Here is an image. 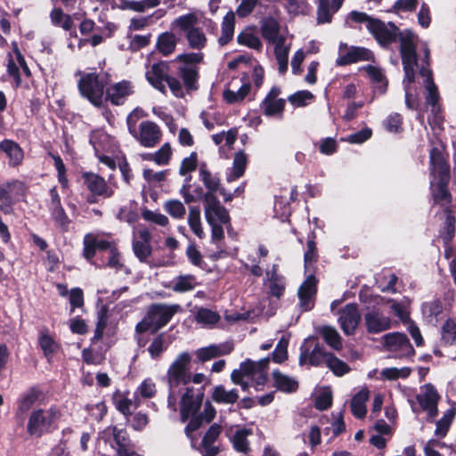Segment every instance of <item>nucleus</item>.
Returning <instances> with one entry per match:
<instances>
[{"label":"nucleus","mask_w":456,"mask_h":456,"mask_svg":"<svg viewBox=\"0 0 456 456\" xmlns=\"http://www.w3.org/2000/svg\"><path fill=\"white\" fill-rule=\"evenodd\" d=\"M388 25L392 29H388L385 23L379 20H371V23L367 24L366 28L374 38L382 45H387L395 43L397 38L400 42V55L404 71V81L408 84L415 82L416 70L418 67L417 45L415 36L412 31L406 29L403 32L393 23Z\"/></svg>","instance_id":"obj_1"},{"label":"nucleus","mask_w":456,"mask_h":456,"mask_svg":"<svg viewBox=\"0 0 456 456\" xmlns=\"http://www.w3.org/2000/svg\"><path fill=\"white\" fill-rule=\"evenodd\" d=\"M429 158L431 175L437 180L436 184L431 183L434 201L441 207L451 208L452 196L448 187L451 179L450 165L442 151L436 147L431 149Z\"/></svg>","instance_id":"obj_2"},{"label":"nucleus","mask_w":456,"mask_h":456,"mask_svg":"<svg viewBox=\"0 0 456 456\" xmlns=\"http://www.w3.org/2000/svg\"><path fill=\"white\" fill-rule=\"evenodd\" d=\"M61 416V411L54 405H52L47 411L41 408L34 410L28 417L27 433L30 436L37 438L45 434L52 433L56 428V427H53V424Z\"/></svg>","instance_id":"obj_3"},{"label":"nucleus","mask_w":456,"mask_h":456,"mask_svg":"<svg viewBox=\"0 0 456 456\" xmlns=\"http://www.w3.org/2000/svg\"><path fill=\"white\" fill-rule=\"evenodd\" d=\"M206 386L207 383L199 387L190 385L185 387L180 400V417L183 422L191 419L200 411L205 398Z\"/></svg>","instance_id":"obj_4"},{"label":"nucleus","mask_w":456,"mask_h":456,"mask_svg":"<svg viewBox=\"0 0 456 456\" xmlns=\"http://www.w3.org/2000/svg\"><path fill=\"white\" fill-rule=\"evenodd\" d=\"M191 362V354L188 352H183L178 354L169 366L167 377L171 390L180 385H190L191 380V373L190 370Z\"/></svg>","instance_id":"obj_5"},{"label":"nucleus","mask_w":456,"mask_h":456,"mask_svg":"<svg viewBox=\"0 0 456 456\" xmlns=\"http://www.w3.org/2000/svg\"><path fill=\"white\" fill-rule=\"evenodd\" d=\"M77 87L81 95L86 98L94 106L97 108L102 106L105 86L100 80L96 72L83 75L78 80Z\"/></svg>","instance_id":"obj_6"},{"label":"nucleus","mask_w":456,"mask_h":456,"mask_svg":"<svg viewBox=\"0 0 456 456\" xmlns=\"http://www.w3.org/2000/svg\"><path fill=\"white\" fill-rule=\"evenodd\" d=\"M383 346L391 353H395V358H410L415 355L416 351L406 334L391 332L383 336Z\"/></svg>","instance_id":"obj_7"},{"label":"nucleus","mask_w":456,"mask_h":456,"mask_svg":"<svg viewBox=\"0 0 456 456\" xmlns=\"http://www.w3.org/2000/svg\"><path fill=\"white\" fill-rule=\"evenodd\" d=\"M179 305L152 304L148 309V319L154 324L151 334L165 327L180 310Z\"/></svg>","instance_id":"obj_8"},{"label":"nucleus","mask_w":456,"mask_h":456,"mask_svg":"<svg viewBox=\"0 0 456 456\" xmlns=\"http://www.w3.org/2000/svg\"><path fill=\"white\" fill-rule=\"evenodd\" d=\"M318 280L311 273L297 289L298 305L301 312L311 311L314 307L318 291Z\"/></svg>","instance_id":"obj_9"},{"label":"nucleus","mask_w":456,"mask_h":456,"mask_svg":"<svg viewBox=\"0 0 456 456\" xmlns=\"http://www.w3.org/2000/svg\"><path fill=\"white\" fill-rule=\"evenodd\" d=\"M419 74L422 77H425V87L428 91V95L426 97V102L428 104L432 106V112H434V118L436 122H442V117L439 113V110H437V103L440 99L438 88L435 84L433 77V71L431 69H427L424 66L419 67Z\"/></svg>","instance_id":"obj_10"},{"label":"nucleus","mask_w":456,"mask_h":456,"mask_svg":"<svg viewBox=\"0 0 456 456\" xmlns=\"http://www.w3.org/2000/svg\"><path fill=\"white\" fill-rule=\"evenodd\" d=\"M170 66L166 61H159L151 65L147 70L145 77L149 84L163 94H167V88L164 84L169 76Z\"/></svg>","instance_id":"obj_11"},{"label":"nucleus","mask_w":456,"mask_h":456,"mask_svg":"<svg viewBox=\"0 0 456 456\" xmlns=\"http://www.w3.org/2000/svg\"><path fill=\"white\" fill-rule=\"evenodd\" d=\"M14 190L16 191L15 195H25L24 184L18 180L0 184V210L5 215H9L12 211L15 201L12 199V192Z\"/></svg>","instance_id":"obj_12"},{"label":"nucleus","mask_w":456,"mask_h":456,"mask_svg":"<svg viewBox=\"0 0 456 456\" xmlns=\"http://www.w3.org/2000/svg\"><path fill=\"white\" fill-rule=\"evenodd\" d=\"M134 93V86L129 80H121L107 87L105 91V101L114 106L123 105L127 97Z\"/></svg>","instance_id":"obj_13"},{"label":"nucleus","mask_w":456,"mask_h":456,"mask_svg":"<svg viewBox=\"0 0 456 456\" xmlns=\"http://www.w3.org/2000/svg\"><path fill=\"white\" fill-rule=\"evenodd\" d=\"M213 403L214 402L211 398L207 399L205 402L203 401V411L201 412L199 411L194 415L184 428V432L188 436L200 429L204 422L208 424L214 420L216 416V410L214 407Z\"/></svg>","instance_id":"obj_14"},{"label":"nucleus","mask_w":456,"mask_h":456,"mask_svg":"<svg viewBox=\"0 0 456 456\" xmlns=\"http://www.w3.org/2000/svg\"><path fill=\"white\" fill-rule=\"evenodd\" d=\"M161 130L153 121L146 120L139 125V134L136 140L146 148L155 147L161 140Z\"/></svg>","instance_id":"obj_15"},{"label":"nucleus","mask_w":456,"mask_h":456,"mask_svg":"<svg viewBox=\"0 0 456 456\" xmlns=\"http://www.w3.org/2000/svg\"><path fill=\"white\" fill-rule=\"evenodd\" d=\"M338 320L343 332L347 336L354 335L361 321L357 305L354 303L346 305L340 311Z\"/></svg>","instance_id":"obj_16"},{"label":"nucleus","mask_w":456,"mask_h":456,"mask_svg":"<svg viewBox=\"0 0 456 456\" xmlns=\"http://www.w3.org/2000/svg\"><path fill=\"white\" fill-rule=\"evenodd\" d=\"M343 49H347L346 44L339 45V57L336 61L337 66H346L358 61H369L371 58V52L364 47L351 46L346 53H342Z\"/></svg>","instance_id":"obj_17"},{"label":"nucleus","mask_w":456,"mask_h":456,"mask_svg":"<svg viewBox=\"0 0 456 456\" xmlns=\"http://www.w3.org/2000/svg\"><path fill=\"white\" fill-rule=\"evenodd\" d=\"M82 179L90 192L101 194V197L104 199L113 196L114 190L109 187L102 176L93 172H84L82 174Z\"/></svg>","instance_id":"obj_18"},{"label":"nucleus","mask_w":456,"mask_h":456,"mask_svg":"<svg viewBox=\"0 0 456 456\" xmlns=\"http://www.w3.org/2000/svg\"><path fill=\"white\" fill-rule=\"evenodd\" d=\"M366 330L369 333L377 334L390 329L391 320L385 316L379 309H374L364 315Z\"/></svg>","instance_id":"obj_19"},{"label":"nucleus","mask_w":456,"mask_h":456,"mask_svg":"<svg viewBox=\"0 0 456 456\" xmlns=\"http://www.w3.org/2000/svg\"><path fill=\"white\" fill-rule=\"evenodd\" d=\"M261 35L269 44H280V40L285 43L286 37L280 34L281 24L277 19L272 16L264 18L261 20Z\"/></svg>","instance_id":"obj_20"},{"label":"nucleus","mask_w":456,"mask_h":456,"mask_svg":"<svg viewBox=\"0 0 456 456\" xmlns=\"http://www.w3.org/2000/svg\"><path fill=\"white\" fill-rule=\"evenodd\" d=\"M0 151L7 156L10 167H16L22 164L24 151L15 141L11 139L2 140L0 142Z\"/></svg>","instance_id":"obj_21"},{"label":"nucleus","mask_w":456,"mask_h":456,"mask_svg":"<svg viewBox=\"0 0 456 456\" xmlns=\"http://www.w3.org/2000/svg\"><path fill=\"white\" fill-rule=\"evenodd\" d=\"M38 346L48 362L53 360L54 354L61 348V345L49 334V330L46 327L39 331Z\"/></svg>","instance_id":"obj_22"},{"label":"nucleus","mask_w":456,"mask_h":456,"mask_svg":"<svg viewBox=\"0 0 456 456\" xmlns=\"http://www.w3.org/2000/svg\"><path fill=\"white\" fill-rule=\"evenodd\" d=\"M210 398L217 404H234L240 398L239 390L237 388L227 390L222 384L216 385L211 390Z\"/></svg>","instance_id":"obj_23"},{"label":"nucleus","mask_w":456,"mask_h":456,"mask_svg":"<svg viewBox=\"0 0 456 456\" xmlns=\"http://www.w3.org/2000/svg\"><path fill=\"white\" fill-rule=\"evenodd\" d=\"M187 93L199 89L200 69L197 66H181L177 70Z\"/></svg>","instance_id":"obj_24"},{"label":"nucleus","mask_w":456,"mask_h":456,"mask_svg":"<svg viewBox=\"0 0 456 456\" xmlns=\"http://www.w3.org/2000/svg\"><path fill=\"white\" fill-rule=\"evenodd\" d=\"M319 254L316 242V233L312 231L307 235L306 250L304 254V267L305 273H312L314 265L318 262Z\"/></svg>","instance_id":"obj_25"},{"label":"nucleus","mask_w":456,"mask_h":456,"mask_svg":"<svg viewBox=\"0 0 456 456\" xmlns=\"http://www.w3.org/2000/svg\"><path fill=\"white\" fill-rule=\"evenodd\" d=\"M444 212L445 214V219L439 230V237L442 239L444 246H449L455 236L456 219L451 208H445Z\"/></svg>","instance_id":"obj_26"},{"label":"nucleus","mask_w":456,"mask_h":456,"mask_svg":"<svg viewBox=\"0 0 456 456\" xmlns=\"http://www.w3.org/2000/svg\"><path fill=\"white\" fill-rule=\"evenodd\" d=\"M421 311L428 322L437 323L442 319L444 304L439 298L424 302L421 305Z\"/></svg>","instance_id":"obj_27"},{"label":"nucleus","mask_w":456,"mask_h":456,"mask_svg":"<svg viewBox=\"0 0 456 456\" xmlns=\"http://www.w3.org/2000/svg\"><path fill=\"white\" fill-rule=\"evenodd\" d=\"M273 379V386L276 387L277 390L290 394L294 393L298 389V382L283 374L279 370H274L272 373Z\"/></svg>","instance_id":"obj_28"},{"label":"nucleus","mask_w":456,"mask_h":456,"mask_svg":"<svg viewBox=\"0 0 456 456\" xmlns=\"http://www.w3.org/2000/svg\"><path fill=\"white\" fill-rule=\"evenodd\" d=\"M422 389L424 391L416 395V400L421 410H424L434 404H438L441 396L433 384H425L422 387Z\"/></svg>","instance_id":"obj_29"},{"label":"nucleus","mask_w":456,"mask_h":456,"mask_svg":"<svg viewBox=\"0 0 456 456\" xmlns=\"http://www.w3.org/2000/svg\"><path fill=\"white\" fill-rule=\"evenodd\" d=\"M43 395L41 389L33 386L21 396L18 402L17 412L24 414L28 411Z\"/></svg>","instance_id":"obj_30"},{"label":"nucleus","mask_w":456,"mask_h":456,"mask_svg":"<svg viewBox=\"0 0 456 456\" xmlns=\"http://www.w3.org/2000/svg\"><path fill=\"white\" fill-rule=\"evenodd\" d=\"M440 343L443 346L456 345V319L447 318L440 329Z\"/></svg>","instance_id":"obj_31"},{"label":"nucleus","mask_w":456,"mask_h":456,"mask_svg":"<svg viewBox=\"0 0 456 456\" xmlns=\"http://www.w3.org/2000/svg\"><path fill=\"white\" fill-rule=\"evenodd\" d=\"M369 390L363 388L356 393L351 401V411L356 419H363L366 416V402L369 399Z\"/></svg>","instance_id":"obj_32"},{"label":"nucleus","mask_w":456,"mask_h":456,"mask_svg":"<svg viewBox=\"0 0 456 456\" xmlns=\"http://www.w3.org/2000/svg\"><path fill=\"white\" fill-rule=\"evenodd\" d=\"M235 27L234 13L230 11L224 17L222 22L221 36L218 38V43L221 46L226 45L232 40Z\"/></svg>","instance_id":"obj_33"},{"label":"nucleus","mask_w":456,"mask_h":456,"mask_svg":"<svg viewBox=\"0 0 456 456\" xmlns=\"http://www.w3.org/2000/svg\"><path fill=\"white\" fill-rule=\"evenodd\" d=\"M248 164V157L243 151L237 152L233 159L232 169L227 175V182L231 183L240 178L246 170Z\"/></svg>","instance_id":"obj_34"},{"label":"nucleus","mask_w":456,"mask_h":456,"mask_svg":"<svg viewBox=\"0 0 456 456\" xmlns=\"http://www.w3.org/2000/svg\"><path fill=\"white\" fill-rule=\"evenodd\" d=\"M128 394V391L122 393L118 389L112 394L111 397L112 403L116 409L126 418H128L132 415L131 406L134 404L133 401L127 398Z\"/></svg>","instance_id":"obj_35"},{"label":"nucleus","mask_w":456,"mask_h":456,"mask_svg":"<svg viewBox=\"0 0 456 456\" xmlns=\"http://www.w3.org/2000/svg\"><path fill=\"white\" fill-rule=\"evenodd\" d=\"M200 179L202 181L207 191H217L220 187V177L217 174L212 175L205 162L200 165Z\"/></svg>","instance_id":"obj_36"},{"label":"nucleus","mask_w":456,"mask_h":456,"mask_svg":"<svg viewBox=\"0 0 456 456\" xmlns=\"http://www.w3.org/2000/svg\"><path fill=\"white\" fill-rule=\"evenodd\" d=\"M319 334L322 337L324 341L333 349L339 351L342 349V338L338 330L329 325L320 327Z\"/></svg>","instance_id":"obj_37"},{"label":"nucleus","mask_w":456,"mask_h":456,"mask_svg":"<svg viewBox=\"0 0 456 456\" xmlns=\"http://www.w3.org/2000/svg\"><path fill=\"white\" fill-rule=\"evenodd\" d=\"M158 51L164 56L173 53L176 46V39L172 32L161 33L157 39L156 44Z\"/></svg>","instance_id":"obj_38"},{"label":"nucleus","mask_w":456,"mask_h":456,"mask_svg":"<svg viewBox=\"0 0 456 456\" xmlns=\"http://www.w3.org/2000/svg\"><path fill=\"white\" fill-rule=\"evenodd\" d=\"M50 19L53 26L61 28L64 30H70L74 26L72 16L64 13L60 7H55L51 11Z\"/></svg>","instance_id":"obj_39"},{"label":"nucleus","mask_w":456,"mask_h":456,"mask_svg":"<svg viewBox=\"0 0 456 456\" xmlns=\"http://www.w3.org/2000/svg\"><path fill=\"white\" fill-rule=\"evenodd\" d=\"M285 105L286 101L284 99L270 100L269 98H264L260 107L265 116L274 117L277 115H282L285 110Z\"/></svg>","instance_id":"obj_40"},{"label":"nucleus","mask_w":456,"mask_h":456,"mask_svg":"<svg viewBox=\"0 0 456 456\" xmlns=\"http://www.w3.org/2000/svg\"><path fill=\"white\" fill-rule=\"evenodd\" d=\"M456 409L452 407L448 409L443 415V417L438 419L436 423V430L435 435L440 438H444L446 436L450 427L455 418Z\"/></svg>","instance_id":"obj_41"},{"label":"nucleus","mask_w":456,"mask_h":456,"mask_svg":"<svg viewBox=\"0 0 456 456\" xmlns=\"http://www.w3.org/2000/svg\"><path fill=\"white\" fill-rule=\"evenodd\" d=\"M197 284L196 277L194 275H179L173 281L171 289L176 293H184L194 289Z\"/></svg>","instance_id":"obj_42"},{"label":"nucleus","mask_w":456,"mask_h":456,"mask_svg":"<svg viewBox=\"0 0 456 456\" xmlns=\"http://www.w3.org/2000/svg\"><path fill=\"white\" fill-rule=\"evenodd\" d=\"M112 435L118 455L127 451L131 447V440L126 429L118 428L117 426H114L112 427Z\"/></svg>","instance_id":"obj_43"},{"label":"nucleus","mask_w":456,"mask_h":456,"mask_svg":"<svg viewBox=\"0 0 456 456\" xmlns=\"http://www.w3.org/2000/svg\"><path fill=\"white\" fill-rule=\"evenodd\" d=\"M268 294L270 297H273L277 298L278 300L281 299L286 289V279L281 274H275L273 277L268 278Z\"/></svg>","instance_id":"obj_44"},{"label":"nucleus","mask_w":456,"mask_h":456,"mask_svg":"<svg viewBox=\"0 0 456 456\" xmlns=\"http://www.w3.org/2000/svg\"><path fill=\"white\" fill-rule=\"evenodd\" d=\"M250 434L251 430L247 428L239 429L235 432L232 439V443L235 451L245 454L249 452L250 447L247 436Z\"/></svg>","instance_id":"obj_45"},{"label":"nucleus","mask_w":456,"mask_h":456,"mask_svg":"<svg viewBox=\"0 0 456 456\" xmlns=\"http://www.w3.org/2000/svg\"><path fill=\"white\" fill-rule=\"evenodd\" d=\"M172 148L169 142H165L155 153L147 154L144 159L154 161L159 166H165L170 162Z\"/></svg>","instance_id":"obj_46"},{"label":"nucleus","mask_w":456,"mask_h":456,"mask_svg":"<svg viewBox=\"0 0 456 456\" xmlns=\"http://www.w3.org/2000/svg\"><path fill=\"white\" fill-rule=\"evenodd\" d=\"M206 221L208 224L217 222L221 224L231 225V216L229 211L223 205L209 210V215L205 214Z\"/></svg>","instance_id":"obj_47"},{"label":"nucleus","mask_w":456,"mask_h":456,"mask_svg":"<svg viewBox=\"0 0 456 456\" xmlns=\"http://www.w3.org/2000/svg\"><path fill=\"white\" fill-rule=\"evenodd\" d=\"M190 48L202 50L207 45V37L201 28L195 27L185 34Z\"/></svg>","instance_id":"obj_48"},{"label":"nucleus","mask_w":456,"mask_h":456,"mask_svg":"<svg viewBox=\"0 0 456 456\" xmlns=\"http://www.w3.org/2000/svg\"><path fill=\"white\" fill-rule=\"evenodd\" d=\"M188 224L192 232L200 239L205 237V232L201 226L200 209L199 207H191L188 216Z\"/></svg>","instance_id":"obj_49"},{"label":"nucleus","mask_w":456,"mask_h":456,"mask_svg":"<svg viewBox=\"0 0 456 456\" xmlns=\"http://www.w3.org/2000/svg\"><path fill=\"white\" fill-rule=\"evenodd\" d=\"M107 322H108V308L106 305H103L98 312L97 322H96V327L94 330V334L93 338H91L92 344H95L102 338L104 330L107 327Z\"/></svg>","instance_id":"obj_50"},{"label":"nucleus","mask_w":456,"mask_h":456,"mask_svg":"<svg viewBox=\"0 0 456 456\" xmlns=\"http://www.w3.org/2000/svg\"><path fill=\"white\" fill-rule=\"evenodd\" d=\"M198 23L197 15L193 12H189L177 17L172 23L174 27H176L180 31L186 34L196 27Z\"/></svg>","instance_id":"obj_51"},{"label":"nucleus","mask_w":456,"mask_h":456,"mask_svg":"<svg viewBox=\"0 0 456 456\" xmlns=\"http://www.w3.org/2000/svg\"><path fill=\"white\" fill-rule=\"evenodd\" d=\"M383 126L388 133L401 134L403 132V118L400 113H391L383 121Z\"/></svg>","instance_id":"obj_52"},{"label":"nucleus","mask_w":456,"mask_h":456,"mask_svg":"<svg viewBox=\"0 0 456 456\" xmlns=\"http://www.w3.org/2000/svg\"><path fill=\"white\" fill-rule=\"evenodd\" d=\"M326 366L337 377H342L351 370L349 365L338 358L333 353H331L330 355H329V358H327Z\"/></svg>","instance_id":"obj_53"},{"label":"nucleus","mask_w":456,"mask_h":456,"mask_svg":"<svg viewBox=\"0 0 456 456\" xmlns=\"http://www.w3.org/2000/svg\"><path fill=\"white\" fill-rule=\"evenodd\" d=\"M289 47L280 40V44L274 45V55L279 65V72L284 74L288 69Z\"/></svg>","instance_id":"obj_54"},{"label":"nucleus","mask_w":456,"mask_h":456,"mask_svg":"<svg viewBox=\"0 0 456 456\" xmlns=\"http://www.w3.org/2000/svg\"><path fill=\"white\" fill-rule=\"evenodd\" d=\"M195 320L198 323L214 325L220 321V315L216 311H212L206 307H200L195 314Z\"/></svg>","instance_id":"obj_55"},{"label":"nucleus","mask_w":456,"mask_h":456,"mask_svg":"<svg viewBox=\"0 0 456 456\" xmlns=\"http://www.w3.org/2000/svg\"><path fill=\"white\" fill-rule=\"evenodd\" d=\"M51 217L53 220L55 225L61 230L62 232H67L69 230V224H71V219L67 215L65 209L63 208L58 209H53L51 212Z\"/></svg>","instance_id":"obj_56"},{"label":"nucleus","mask_w":456,"mask_h":456,"mask_svg":"<svg viewBox=\"0 0 456 456\" xmlns=\"http://www.w3.org/2000/svg\"><path fill=\"white\" fill-rule=\"evenodd\" d=\"M330 354V352H326L325 348L317 343L314 349L309 352V363L314 367L322 366L323 363L326 365L327 358H329Z\"/></svg>","instance_id":"obj_57"},{"label":"nucleus","mask_w":456,"mask_h":456,"mask_svg":"<svg viewBox=\"0 0 456 456\" xmlns=\"http://www.w3.org/2000/svg\"><path fill=\"white\" fill-rule=\"evenodd\" d=\"M330 0H318L317 4V23H330L333 18Z\"/></svg>","instance_id":"obj_58"},{"label":"nucleus","mask_w":456,"mask_h":456,"mask_svg":"<svg viewBox=\"0 0 456 456\" xmlns=\"http://www.w3.org/2000/svg\"><path fill=\"white\" fill-rule=\"evenodd\" d=\"M239 45H246L251 49L261 51L263 45L257 36L251 32L242 31L237 37Z\"/></svg>","instance_id":"obj_59"},{"label":"nucleus","mask_w":456,"mask_h":456,"mask_svg":"<svg viewBox=\"0 0 456 456\" xmlns=\"http://www.w3.org/2000/svg\"><path fill=\"white\" fill-rule=\"evenodd\" d=\"M285 7L288 12L294 16L307 15L311 10L310 4L305 0H286Z\"/></svg>","instance_id":"obj_60"},{"label":"nucleus","mask_w":456,"mask_h":456,"mask_svg":"<svg viewBox=\"0 0 456 456\" xmlns=\"http://www.w3.org/2000/svg\"><path fill=\"white\" fill-rule=\"evenodd\" d=\"M289 338L282 336L272 353V360L275 363H282L288 359Z\"/></svg>","instance_id":"obj_61"},{"label":"nucleus","mask_w":456,"mask_h":456,"mask_svg":"<svg viewBox=\"0 0 456 456\" xmlns=\"http://www.w3.org/2000/svg\"><path fill=\"white\" fill-rule=\"evenodd\" d=\"M165 211L175 219H181L186 213L185 207L178 200H169L164 204Z\"/></svg>","instance_id":"obj_62"},{"label":"nucleus","mask_w":456,"mask_h":456,"mask_svg":"<svg viewBox=\"0 0 456 456\" xmlns=\"http://www.w3.org/2000/svg\"><path fill=\"white\" fill-rule=\"evenodd\" d=\"M167 348V346L165 345V335L164 333H160L151 343L148 347V352L152 359H158Z\"/></svg>","instance_id":"obj_63"},{"label":"nucleus","mask_w":456,"mask_h":456,"mask_svg":"<svg viewBox=\"0 0 456 456\" xmlns=\"http://www.w3.org/2000/svg\"><path fill=\"white\" fill-rule=\"evenodd\" d=\"M133 251L140 262H146V260L152 254V248L151 244L141 242L139 240L133 241Z\"/></svg>","instance_id":"obj_64"}]
</instances>
